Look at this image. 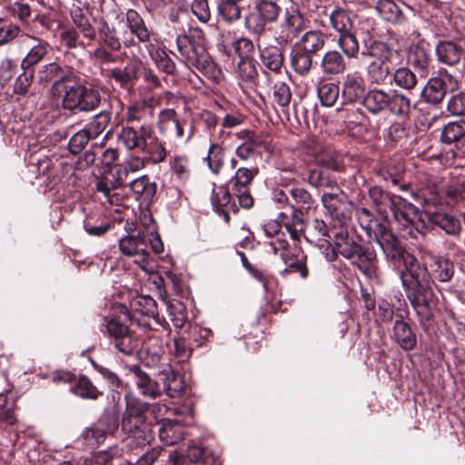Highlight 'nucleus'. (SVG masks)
<instances>
[{"mask_svg":"<svg viewBox=\"0 0 465 465\" xmlns=\"http://www.w3.org/2000/svg\"><path fill=\"white\" fill-rule=\"evenodd\" d=\"M359 220L371 237L379 243L388 261L400 272L401 284L411 304L420 321L428 322L431 318L430 298L431 291L425 275V269L420 268L416 258L404 250L398 238L382 223L371 219V213L366 208L358 212Z\"/></svg>","mask_w":465,"mask_h":465,"instance_id":"1","label":"nucleus"},{"mask_svg":"<svg viewBox=\"0 0 465 465\" xmlns=\"http://www.w3.org/2000/svg\"><path fill=\"white\" fill-rule=\"evenodd\" d=\"M369 198L376 211L385 219L391 216L403 227L413 226L423 232L426 226L422 213L402 197L383 191L379 186L369 189Z\"/></svg>","mask_w":465,"mask_h":465,"instance_id":"2","label":"nucleus"},{"mask_svg":"<svg viewBox=\"0 0 465 465\" xmlns=\"http://www.w3.org/2000/svg\"><path fill=\"white\" fill-rule=\"evenodd\" d=\"M175 42L180 59L188 68L193 67L212 79L218 77L220 70L206 50L202 29L191 28L188 34L177 35Z\"/></svg>","mask_w":465,"mask_h":465,"instance_id":"3","label":"nucleus"},{"mask_svg":"<svg viewBox=\"0 0 465 465\" xmlns=\"http://www.w3.org/2000/svg\"><path fill=\"white\" fill-rule=\"evenodd\" d=\"M125 409L122 414V430L138 445L148 444L153 439L148 411L151 404L128 392L124 395Z\"/></svg>","mask_w":465,"mask_h":465,"instance_id":"4","label":"nucleus"},{"mask_svg":"<svg viewBox=\"0 0 465 465\" xmlns=\"http://www.w3.org/2000/svg\"><path fill=\"white\" fill-rule=\"evenodd\" d=\"M363 55L371 58L365 68L367 81L371 84L384 85L391 83V75L397 56L396 52L383 42L375 41L371 44Z\"/></svg>","mask_w":465,"mask_h":465,"instance_id":"5","label":"nucleus"},{"mask_svg":"<svg viewBox=\"0 0 465 465\" xmlns=\"http://www.w3.org/2000/svg\"><path fill=\"white\" fill-rule=\"evenodd\" d=\"M119 250L122 254L132 258L134 262L146 273L153 272V258L147 250L146 240L141 233L121 238Z\"/></svg>","mask_w":465,"mask_h":465,"instance_id":"6","label":"nucleus"},{"mask_svg":"<svg viewBox=\"0 0 465 465\" xmlns=\"http://www.w3.org/2000/svg\"><path fill=\"white\" fill-rule=\"evenodd\" d=\"M459 88L458 79L447 70L439 72V75L430 78L421 91V96L431 104L442 102L448 92H454Z\"/></svg>","mask_w":465,"mask_h":465,"instance_id":"7","label":"nucleus"},{"mask_svg":"<svg viewBox=\"0 0 465 465\" xmlns=\"http://www.w3.org/2000/svg\"><path fill=\"white\" fill-rule=\"evenodd\" d=\"M153 127L147 124H132L121 128L117 134V142L127 151H146L151 142Z\"/></svg>","mask_w":465,"mask_h":465,"instance_id":"8","label":"nucleus"},{"mask_svg":"<svg viewBox=\"0 0 465 465\" xmlns=\"http://www.w3.org/2000/svg\"><path fill=\"white\" fill-rule=\"evenodd\" d=\"M257 167H240L229 181L231 191L237 196L239 204L243 208H250L253 204V199L249 192V185L257 175Z\"/></svg>","mask_w":465,"mask_h":465,"instance_id":"9","label":"nucleus"},{"mask_svg":"<svg viewBox=\"0 0 465 465\" xmlns=\"http://www.w3.org/2000/svg\"><path fill=\"white\" fill-rule=\"evenodd\" d=\"M280 8L276 3L262 0L255 6L254 11L245 18L247 28L256 35H261L267 23L274 22L279 15Z\"/></svg>","mask_w":465,"mask_h":465,"instance_id":"10","label":"nucleus"},{"mask_svg":"<svg viewBox=\"0 0 465 465\" xmlns=\"http://www.w3.org/2000/svg\"><path fill=\"white\" fill-rule=\"evenodd\" d=\"M125 23L129 33L123 34V46L124 48L138 47L134 36L141 43H149L151 33L147 28L142 15L134 9H128L125 13Z\"/></svg>","mask_w":465,"mask_h":465,"instance_id":"11","label":"nucleus"},{"mask_svg":"<svg viewBox=\"0 0 465 465\" xmlns=\"http://www.w3.org/2000/svg\"><path fill=\"white\" fill-rule=\"evenodd\" d=\"M285 267L280 271L282 277H287L290 273H299L301 278L306 279L309 276L307 267V256L303 250L296 245H291L281 255Z\"/></svg>","mask_w":465,"mask_h":465,"instance_id":"12","label":"nucleus"},{"mask_svg":"<svg viewBox=\"0 0 465 465\" xmlns=\"http://www.w3.org/2000/svg\"><path fill=\"white\" fill-rule=\"evenodd\" d=\"M440 142L452 146L455 156L465 157V129L459 122H450L443 125L440 130Z\"/></svg>","mask_w":465,"mask_h":465,"instance_id":"13","label":"nucleus"},{"mask_svg":"<svg viewBox=\"0 0 465 465\" xmlns=\"http://www.w3.org/2000/svg\"><path fill=\"white\" fill-rule=\"evenodd\" d=\"M129 371L133 375L135 387L141 396L151 400H155L162 396L163 390L160 384L139 366L133 365L130 367Z\"/></svg>","mask_w":465,"mask_h":465,"instance_id":"14","label":"nucleus"},{"mask_svg":"<svg viewBox=\"0 0 465 465\" xmlns=\"http://www.w3.org/2000/svg\"><path fill=\"white\" fill-rule=\"evenodd\" d=\"M0 7L5 18L14 19L22 26L29 25L33 10L24 0H0Z\"/></svg>","mask_w":465,"mask_h":465,"instance_id":"15","label":"nucleus"},{"mask_svg":"<svg viewBox=\"0 0 465 465\" xmlns=\"http://www.w3.org/2000/svg\"><path fill=\"white\" fill-rule=\"evenodd\" d=\"M24 42L29 45V50L21 62V67L26 70L37 64L48 54L50 45L47 41L30 35H25Z\"/></svg>","mask_w":465,"mask_h":465,"instance_id":"16","label":"nucleus"},{"mask_svg":"<svg viewBox=\"0 0 465 465\" xmlns=\"http://www.w3.org/2000/svg\"><path fill=\"white\" fill-rule=\"evenodd\" d=\"M153 107L145 101H136L126 107L124 115V121L126 125H132L135 123L139 124H147L153 126Z\"/></svg>","mask_w":465,"mask_h":465,"instance_id":"17","label":"nucleus"},{"mask_svg":"<svg viewBox=\"0 0 465 465\" xmlns=\"http://www.w3.org/2000/svg\"><path fill=\"white\" fill-rule=\"evenodd\" d=\"M305 29V19L298 11L286 12L281 24L279 43H288Z\"/></svg>","mask_w":465,"mask_h":465,"instance_id":"18","label":"nucleus"},{"mask_svg":"<svg viewBox=\"0 0 465 465\" xmlns=\"http://www.w3.org/2000/svg\"><path fill=\"white\" fill-rule=\"evenodd\" d=\"M158 374L163 385V392L164 391L170 398H179L183 395L185 383L178 372H175L169 365H165L158 371Z\"/></svg>","mask_w":465,"mask_h":465,"instance_id":"19","label":"nucleus"},{"mask_svg":"<svg viewBox=\"0 0 465 465\" xmlns=\"http://www.w3.org/2000/svg\"><path fill=\"white\" fill-rule=\"evenodd\" d=\"M365 92V81L357 72L345 75L341 84V95L350 103L363 99Z\"/></svg>","mask_w":465,"mask_h":465,"instance_id":"20","label":"nucleus"},{"mask_svg":"<svg viewBox=\"0 0 465 465\" xmlns=\"http://www.w3.org/2000/svg\"><path fill=\"white\" fill-rule=\"evenodd\" d=\"M416 104L405 94L397 90H391L390 93V101L387 110L394 116L401 120L410 119L412 109Z\"/></svg>","mask_w":465,"mask_h":465,"instance_id":"21","label":"nucleus"},{"mask_svg":"<svg viewBox=\"0 0 465 465\" xmlns=\"http://www.w3.org/2000/svg\"><path fill=\"white\" fill-rule=\"evenodd\" d=\"M71 75L72 70L70 67H63L55 62L41 66L37 72V79L43 84H56L60 82H67Z\"/></svg>","mask_w":465,"mask_h":465,"instance_id":"22","label":"nucleus"},{"mask_svg":"<svg viewBox=\"0 0 465 465\" xmlns=\"http://www.w3.org/2000/svg\"><path fill=\"white\" fill-rule=\"evenodd\" d=\"M391 91L374 87L363 96L362 105L371 114L377 115L387 110Z\"/></svg>","mask_w":465,"mask_h":465,"instance_id":"23","label":"nucleus"},{"mask_svg":"<svg viewBox=\"0 0 465 465\" xmlns=\"http://www.w3.org/2000/svg\"><path fill=\"white\" fill-rule=\"evenodd\" d=\"M425 216L429 222L451 236H460L462 227L460 220L455 216L443 212H425Z\"/></svg>","mask_w":465,"mask_h":465,"instance_id":"24","label":"nucleus"},{"mask_svg":"<svg viewBox=\"0 0 465 465\" xmlns=\"http://www.w3.org/2000/svg\"><path fill=\"white\" fill-rule=\"evenodd\" d=\"M327 35L319 30H309L296 42L294 47L316 54L322 51L326 44Z\"/></svg>","mask_w":465,"mask_h":465,"instance_id":"25","label":"nucleus"},{"mask_svg":"<svg viewBox=\"0 0 465 465\" xmlns=\"http://www.w3.org/2000/svg\"><path fill=\"white\" fill-rule=\"evenodd\" d=\"M96 191L102 193L103 203H108L110 206H121L124 203V195L120 192L116 183L108 178H100L96 182Z\"/></svg>","mask_w":465,"mask_h":465,"instance_id":"26","label":"nucleus"},{"mask_svg":"<svg viewBox=\"0 0 465 465\" xmlns=\"http://www.w3.org/2000/svg\"><path fill=\"white\" fill-rule=\"evenodd\" d=\"M440 63L449 66L457 65L462 56V48L451 41H440L435 48Z\"/></svg>","mask_w":465,"mask_h":465,"instance_id":"27","label":"nucleus"},{"mask_svg":"<svg viewBox=\"0 0 465 465\" xmlns=\"http://www.w3.org/2000/svg\"><path fill=\"white\" fill-rule=\"evenodd\" d=\"M260 49V59L262 65L272 72L278 73L283 65V54L282 50L273 45L261 48L260 38L258 39Z\"/></svg>","mask_w":465,"mask_h":465,"instance_id":"28","label":"nucleus"},{"mask_svg":"<svg viewBox=\"0 0 465 465\" xmlns=\"http://www.w3.org/2000/svg\"><path fill=\"white\" fill-rule=\"evenodd\" d=\"M320 67L326 75H338L345 71L346 61L340 52L331 50L322 55Z\"/></svg>","mask_w":465,"mask_h":465,"instance_id":"29","label":"nucleus"},{"mask_svg":"<svg viewBox=\"0 0 465 465\" xmlns=\"http://www.w3.org/2000/svg\"><path fill=\"white\" fill-rule=\"evenodd\" d=\"M98 43L111 51H120L123 45L118 36L117 31L111 26L105 20L101 19L97 25Z\"/></svg>","mask_w":465,"mask_h":465,"instance_id":"30","label":"nucleus"},{"mask_svg":"<svg viewBox=\"0 0 465 465\" xmlns=\"http://www.w3.org/2000/svg\"><path fill=\"white\" fill-rule=\"evenodd\" d=\"M156 183L151 182L147 175H143L130 183V189L135 199L142 203H149L156 193Z\"/></svg>","mask_w":465,"mask_h":465,"instance_id":"31","label":"nucleus"},{"mask_svg":"<svg viewBox=\"0 0 465 465\" xmlns=\"http://www.w3.org/2000/svg\"><path fill=\"white\" fill-rule=\"evenodd\" d=\"M366 276L372 277L377 271V255L374 250L361 247L360 252L351 260Z\"/></svg>","mask_w":465,"mask_h":465,"instance_id":"32","label":"nucleus"},{"mask_svg":"<svg viewBox=\"0 0 465 465\" xmlns=\"http://www.w3.org/2000/svg\"><path fill=\"white\" fill-rule=\"evenodd\" d=\"M408 63L416 70L426 74L430 58L428 51L422 44L412 45L408 51Z\"/></svg>","mask_w":465,"mask_h":465,"instance_id":"33","label":"nucleus"},{"mask_svg":"<svg viewBox=\"0 0 465 465\" xmlns=\"http://www.w3.org/2000/svg\"><path fill=\"white\" fill-rule=\"evenodd\" d=\"M393 333L400 343L401 347L405 351L412 350L416 345V336L411 329L410 325L401 319H397L393 326Z\"/></svg>","mask_w":465,"mask_h":465,"instance_id":"34","label":"nucleus"},{"mask_svg":"<svg viewBox=\"0 0 465 465\" xmlns=\"http://www.w3.org/2000/svg\"><path fill=\"white\" fill-rule=\"evenodd\" d=\"M205 450L198 445H191L188 447L185 456H180L176 451H170L168 460L163 465H184L187 460L191 463L200 462Z\"/></svg>","mask_w":465,"mask_h":465,"instance_id":"35","label":"nucleus"},{"mask_svg":"<svg viewBox=\"0 0 465 465\" xmlns=\"http://www.w3.org/2000/svg\"><path fill=\"white\" fill-rule=\"evenodd\" d=\"M146 48L151 59L158 69L167 74H172L174 72L175 64L163 49L153 44L146 45Z\"/></svg>","mask_w":465,"mask_h":465,"instance_id":"36","label":"nucleus"},{"mask_svg":"<svg viewBox=\"0 0 465 465\" xmlns=\"http://www.w3.org/2000/svg\"><path fill=\"white\" fill-rule=\"evenodd\" d=\"M131 308L133 311L142 315L156 319L158 316V308L156 302L149 295H139L131 301Z\"/></svg>","mask_w":465,"mask_h":465,"instance_id":"37","label":"nucleus"},{"mask_svg":"<svg viewBox=\"0 0 465 465\" xmlns=\"http://www.w3.org/2000/svg\"><path fill=\"white\" fill-rule=\"evenodd\" d=\"M16 401L13 395L0 393V422L14 425L17 421Z\"/></svg>","mask_w":465,"mask_h":465,"instance_id":"38","label":"nucleus"},{"mask_svg":"<svg viewBox=\"0 0 465 465\" xmlns=\"http://www.w3.org/2000/svg\"><path fill=\"white\" fill-rule=\"evenodd\" d=\"M392 83L399 88L411 91L417 84L418 78L416 74L406 66H401L397 69H393L391 75Z\"/></svg>","mask_w":465,"mask_h":465,"instance_id":"39","label":"nucleus"},{"mask_svg":"<svg viewBox=\"0 0 465 465\" xmlns=\"http://www.w3.org/2000/svg\"><path fill=\"white\" fill-rule=\"evenodd\" d=\"M432 277L441 282H449L454 274V265L441 257H435L430 264Z\"/></svg>","mask_w":465,"mask_h":465,"instance_id":"40","label":"nucleus"},{"mask_svg":"<svg viewBox=\"0 0 465 465\" xmlns=\"http://www.w3.org/2000/svg\"><path fill=\"white\" fill-rule=\"evenodd\" d=\"M404 172V165L401 161L391 160L384 163L378 172V175L393 185H398Z\"/></svg>","mask_w":465,"mask_h":465,"instance_id":"41","label":"nucleus"},{"mask_svg":"<svg viewBox=\"0 0 465 465\" xmlns=\"http://www.w3.org/2000/svg\"><path fill=\"white\" fill-rule=\"evenodd\" d=\"M312 55L300 48H295L292 55V64L296 73L301 75H307L312 67Z\"/></svg>","mask_w":465,"mask_h":465,"instance_id":"42","label":"nucleus"},{"mask_svg":"<svg viewBox=\"0 0 465 465\" xmlns=\"http://www.w3.org/2000/svg\"><path fill=\"white\" fill-rule=\"evenodd\" d=\"M158 434L162 443L166 446L174 445L182 440V429L171 421L163 423Z\"/></svg>","mask_w":465,"mask_h":465,"instance_id":"43","label":"nucleus"},{"mask_svg":"<svg viewBox=\"0 0 465 465\" xmlns=\"http://www.w3.org/2000/svg\"><path fill=\"white\" fill-rule=\"evenodd\" d=\"M230 201L231 193L228 188L219 186L213 189L212 195L213 209L216 213L223 214L226 223L229 222L230 217L229 214L224 212L223 207L227 206Z\"/></svg>","mask_w":465,"mask_h":465,"instance_id":"44","label":"nucleus"},{"mask_svg":"<svg viewBox=\"0 0 465 465\" xmlns=\"http://www.w3.org/2000/svg\"><path fill=\"white\" fill-rule=\"evenodd\" d=\"M84 88L85 86L80 84H65L63 97L64 108L70 111L76 110V105H81L79 104V95H83Z\"/></svg>","mask_w":465,"mask_h":465,"instance_id":"45","label":"nucleus"},{"mask_svg":"<svg viewBox=\"0 0 465 465\" xmlns=\"http://www.w3.org/2000/svg\"><path fill=\"white\" fill-rule=\"evenodd\" d=\"M205 160L213 173H220L224 163L223 149L216 143L211 144Z\"/></svg>","mask_w":465,"mask_h":465,"instance_id":"46","label":"nucleus"},{"mask_svg":"<svg viewBox=\"0 0 465 465\" xmlns=\"http://www.w3.org/2000/svg\"><path fill=\"white\" fill-rule=\"evenodd\" d=\"M83 95H79V104L76 110L81 112H89L94 110L100 104V94L97 90L85 87L83 90Z\"/></svg>","mask_w":465,"mask_h":465,"instance_id":"47","label":"nucleus"},{"mask_svg":"<svg viewBox=\"0 0 465 465\" xmlns=\"http://www.w3.org/2000/svg\"><path fill=\"white\" fill-rule=\"evenodd\" d=\"M111 122V114L108 111H102L85 126L94 139L97 138L108 126Z\"/></svg>","mask_w":465,"mask_h":465,"instance_id":"48","label":"nucleus"},{"mask_svg":"<svg viewBox=\"0 0 465 465\" xmlns=\"http://www.w3.org/2000/svg\"><path fill=\"white\" fill-rule=\"evenodd\" d=\"M339 46L343 54L349 58H356L359 54L360 46L356 36L351 31L340 35L338 40Z\"/></svg>","mask_w":465,"mask_h":465,"instance_id":"49","label":"nucleus"},{"mask_svg":"<svg viewBox=\"0 0 465 465\" xmlns=\"http://www.w3.org/2000/svg\"><path fill=\"white\" fill-rule=\"evenodd\" d=\"M340 94L339 85L333 83L322 84L318 88V96L322 105L332 106Z\"/></svg>","mask_w":465,"mask_h":465,"instance_id":"50","label":"nucleus"},{"mask_svg":"<svg viewBox=\"0 0 465 465\" xmlns=\"http://www.w3.org/2000/svg\"><path fill=\"white\" fill-rule=\"evenodd\" d=\"M109 76L119 83L121 86L126 87L137 77V69L134 65L128 64L123 69L114 68L110 70Z\"/></svg>","mask_w":465,"mask_h":465,"instance_id":"51","label":"nucleus"},{"mask_svg":"<svg viewBox=\"0 0 465 465\" xmlns=\"http://www.w3.org/2000/svg\"><path fill=\"white\" fill-rule=\"evenodd\" d=\"M332 27L340 34L351 31L352 22L349 15L342 10H335L330 16Z\"/></svg>","mask_w":465,"mask_h":465,"instance_id":"52","label":"nucleus"},{"mask_svg":"<svg viewBox=\"0 0 465 465\" xmlns=\"http://www.w3.org/2000/svg\"><path fill=\"white\" fill-rule=\"evenodd\" d=\"M377 10L389 22H397L401 15L400 7L392 0H380Z\"/></svg>","mask_w":465,"mask_h":465,"instance_id":"53","label":"nucleus"},{"mask_svg":"<svg viewBox=\"0 0 465 465\" xmlns=\"http://www.w3.org/2000/svg\"><path fill=\"white\" fill-rule=\"evenodd\" d=\"M74 392L82 398L92 400L97 399L102 394L86 377L79 378L74 388Z\"/></svg>","mask_w":465,"mask_h":465,"instance_id":"54","label":"nucleus"},{"mask_svg":"<svg viewBox=\"0 0 465 465\" xmlns=\"http://www.w3.org/2000/svg\"><path fill=\"white\" fill-rule=\"evenodd\" d=\"M273 103L282 108H287L292 100V92L289 85L284 82H277L273 85Z\"/></svg>","mask_w":465,"mask_h":465,"instance_id":"55","label":"nucleus"},{"mask_svg":"<svg viewBox=\"0 0 465 465\" xmlns=\"http://www.w3.org/2000/svg\"><path fill=\"white\" fill-rule=\"evenodd\" d=\"M447 111L455 117H460L465 124V93L459 92L452 95L447 103Z\"/></svg>","mask_w":465,"mask_h":465,"instance_id":"56","label":"nucleus"},{"mask_svg":"<svg viewBox=\"0 0 465 465\" xmlns=\"http://www.w3.org/2000/svg\"><path fill=\"white\" fill-rule=\"evenodd\" d=\"M151 142L147 144V150L143 153L150 155L151 160L154 163H162L165 160L167 152L163 144L159 141V139L154 135V133L152 134Z\"/></svg>","mask_w":465,"mask_h":465,"instance_id":"57","label":"nucleus"},{"mask_svg":"<svg viewBox=\"0 0 465 465\" xmlns=\"http://www.w3.org/2000/svg\"><path fill=\"white\" fill-rule=\"evenodd\" d=\"M169 315L174 327L182 329L187 322V312L185 306L180 302H175L168 305Z\"/></svg>","mask_w":465,"mask_h":465,"instance_id":"58","label":"nucleus"},{"mask_svg":"<svg viewBox=\"0 0 465 465\" xmlns=\"http://www.w3.org/2000/svg\"><path fill=\"white\" fill-rule=\"evenodd\" d=\"M91 140H94V137L91 136V134L86 128H84L71 137L68 143V148L72 153L77 154Z\"/></svg>","mask_w":465,"mask_h":465,"instance_id":"59","label":"nucleus"},{"mask_svg":"<svg viewBox=\"0 0 465 465\" xmlns=\"http://www.w3.org/2000/svg\"><path fill=\"white\" fill-rule=\"evenodd\" d=\"M239 2H232L231 0H223L218 6L220 15L224 21L232 23L236 21L241 16V9L238 6Z\"/></svg>","mask_w":465,"mask_h":465,"instance_id":"60","label":"nucleus"},{"mask_svg":"<svg viewBox=\"0 0 465 465\" xmlns=\"http://www.w3.org/2000/svg\"><path fill=\"white\" fill-rule=\"evenodd\" d=\"M3 18L0 17V23ZM21 34V26L18 24L9 22L0 25V46L11 43Z\"/></svg>","mask_w":465,"mask_h":465,"instance_id":"61","label":"nucleus"},{"mask_svg":"<svg viewBox=\"0 0 465 465\" xmlns=\"http://www.w3.org/2000/svg\"><path fill=\"white\" fill-rule=\"evenodd\" d=\"M361 245L349 238L341 242H335L334 250L348 260H352L353 257L360 252Z\"/></svg>","mask_w":465,"mask_h":465,"instance_id":"62","label":"nucleus"},{"mask_svg":"<svg viewBox=\"0 0 465 465\" xmlns=\"http://www.w3.org/2000/svg\"><path fill=\"white\" fill-rule=\"evenodd\" d=\"M265 244L271 248L275 255H281L291 246L285 232L268 238L267 241H265Z\"/></svg>","mask_w":465,"mask_h":465,"instance_id":"63","label":"nucleus"},{"mask_svg":"<svg viewBox=\"0 0 465 465\" xmlns=\"http://www.w3.org/2000/svg\"><path fill=\"white\" fill-rule=\"evenodd\" d=\"M114 342V347L125 355H131L138 346L137 341L134 339L131 332L116 339Z\"/></svg>","mask_w":465,"mask_h":465,"instance_id":"64","label":"nucleus"}]
</instances>
